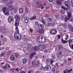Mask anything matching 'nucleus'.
<instances>
[{
	"label": "nucleus",
	"mask_w": 73,
	"mask_h": 73,
	"mask_svg": "<svg viewBox=\"0 0 73 73\" xmlns=\"http://www.w3.org/2000/svg\"><path fill=\"white\" fill-rule=\"evenodd\" d=\"M15 30L16 33H14V36L16 39L20 40L21 38V35L18 34L19 33V30L18 29V27H16Z\"/></svg>",
	"instance_id": "obj_1"
},
{
	"label": "nucleus",
	"mask_w": 73,
	"mask_h": 73,
	"mask_svg": "<svg viewBox=\"0 0 73 73\" xmlns=\"http://www.w3.org/2000/svg\"><path fill=\"white\" fill-rule=\"evenodd\" d=\"M2 11L3 12H5L4 13L6 15H9V11L8 10V9L5 7H3L2 8Z\"/></svg>",
	"instance_id": "obj_2"
},
{
	"label": "nucleus",
	"mask_w": 73,
	"mask_h": 73,
	"mask_svg": "<svg viewBox=\"0 0 73 73\" xmlns=\"http://www.w3.org/2000/svg\"><path fill=\"white\" fill-rule=\"evenodd\" d=\"M57 32V30L55 29H52L50 31V33H51V35H56Z\"/></svg>",
	"instance_id": "obj_3"
},
{
	"label": "nucleus",
	"mask_w": 73,
	"mask_h": 73,
	"mask_svg": "<svg viewBox=\"0 0 73 73\" xmlns=\"http://www.w3.org/2000/svg\"><path fill=\"white\" fill-rule=\"evenodd\" d=\"M69 45L72 49H73V40H71L69 42Z\"/></svg>",
	"instance_id": "obj_4"
},
{
	"label": "nucleus",
	"mask_w": 73,
	"mask_h": 73,
	"mask_svg": "<svg viewBox=\"0 0 73 73\" xmlns=\"http://www.w3.org/2000/svg\"><path fill=\"white\" fill-rule=\"evenodd\" d=\"M52 72L53 73H57L58 72V69L56 68H54L52 69Z\"/></svg>",
	"instance_id": "obj_5"
},
{
	"label": "nucleus",
	"mask_w": 73,
	"mask_h": 73,
	"mask_svg": "<svg viewBox=\"0 0 73 73\" xmlns=\"http://www.w3.org/2000/svg\"><path fill=\"white\" fill-rule=\"evenodd\" d=\"M38 27L39 29H43V28H44V25L40 24L38 25Z\"/></svg>",
	"instance_id": "obj_6"
},
{
	"label": "nucleus",
	"mask_w": 73,
	"mask_h": 73,
	"mask_svg": "<svg viewBox=\"0 0 73 73\" xmlns=\"http://www.w3.org/2000/svg\"><path fill=\"white\" fill-rule=\"evenodd\" d=\"M46 69L47 70H50L51 69V66L48 64H47L46 67Z\"/></svg>",
	"instance_id": "obj_7"
},
{
	"label": "nucleus",
	"mask_w": 73,
	"mask_h": 73,
	"mask_svg": "<svg viewBox=\"0 0 73 73\" xmlns=\"http://www.w3.org/2000/svg\"><path fill=\"white\" fill-rule=\"evenodd\" d=\"M8 20L9 22H12V21H13V17L9 16L8 18Z\"/></svg>",
	"instance_id": "obj_8"
},
{
	"label": "nucleus",
	"mask_w": 73,
	"mask_h": 73,
	"mask_svg": "<svg viewBox=\"0 0 73 73\" xmlns=\"http://www.w3.org/2000/svg\"><path fill=\"white\" fill-rule=\"evenodd\" d=\"M45 46L43 45H40L39 46L38 48L39 49H40V50H43L45 49Z\"/></svg>",
	"instance_id": "obj_9"
},
{
	"label": "nucleus",
	"mask_w": 73,
	"mask_h": 73,
	"mask_svg": "<svg viewBox=\"0 0 73 73\" xmlns=\"http://www.w3.org/2000/svg\"><path fill=\"white\" fill-rule=\"evenodd\" d=\"M24 19L26 23H28L29 21V19L28 17H25Z\"/></svg>",
	"instance_id": "obj_10"
},
{
	"label": "nucleus",
	"mask_w": 73,
	"mask_h": 73,
	"mask_svg": "<svg viewBox=\"0 0 73 73\" xmlns=\"http://www.w3.org/2000/svg\"><path fill=\"white\" fill-rule=\"evenodd\" d=\"M72 70V69H71L70 70L66 69L63 72V73H70V72H71Z\"/></svg>",
	"instance_id": "obj_11"
},
{
	"label": "nucleus",
	"mask_w": 73,
	"mask_h": 73,
	"mask_svg": "<svg viewBox=\"0 0 73 73\" xmlns=\"http://www.w3.org/2000/svg\"><path fill=\"white\" fill-rule=\"evenodd\" d=\"M15 19L16 20V21H20V17L18 15H17L15 16Z\"/></svg>",
	"instance_id": "obj_12"
},
{
	"label": "nucleus",
	"mask_w": 73,
	"mask_h": 73,
	"mask_svg": "<svg viewBox=\"0 0 73 73\" xmlns=\"http://www.w3.org/2000/svg\"><path fill=\"white\" fill-rule=\"evenodd\" d=\"M8 9L10 11H12L14 9L13 6L10 5L9 6Z\"/></svg>",
	"instance_id": "obj_13"
},
{
	"label": "nucleus",
	"mask_w": 73,
	"mask_h": 73,
	"mask_svg": "<svg viewBox=\"0 0 73 73\" xmlns=\"http://www.w3.org/2000/svg\"><path fill=\"white\" fill-rule=\"evenodd\" d=\"M10 60H11V61H15V56L14 55H11Z\"/></svg>",
	"instance_id": "obj_14"
},
{
	"label": "nucleus",
	"mask_w": 73,
	"mask_h": 73,
	"mask_svg": "<svg viewBox=\"0 0 73 73\" xmlns=\"http://www.w3.org/2000/svg\"><path fill=\"white\" fill-rule=\"evenodd\" d=\"M22 62L23 64H26L27 62V58H24L22 60Z\"/></svg>",
	"instance_id": "obj_15"
},
{
	"label": "nucleus",
	"mask_w": 73,
	"mask_h": 73,
	"mask_svg": "<svg viewBox=\"0 0 73 73\" xmlns=\"http://www.w3.org/2000/svg\"><path fill=\"white\" fill-rule=\"evenodd\" d=\"M27 49L28 50H32V46H31L29 45L27 46Z\"/></svg>",
	"instance_id": "obj_16"
},
{
	"label": "nucleus",
	"mask_w": 73,
	"mask_h": 73,
	"mask_svg": "<svg viewBox=\"0 0 73 73\" xmlns=\"http://www.w3.org/2000/svg\"><path fill=\"white\" fill-rule=\"evenodd\" d=\"M41 39L42 40V41L43 43L46 41V39L44 37L41 36Z\"/></svg>",
	"instance_id": "obj_17"
},
{
	"label": "nucleus",
	"mask_w": 73,
	"mask_h": 73,
	"mask_svg": "<svg viewBox=\"0 0 73 73\" xmlns=\"http://www.w3.org/2000/svg\"><path fill=\"white\" fill-rule=\"evenodd\" d=\"M56 3L58 5H60L62 3V1L61 0H58L56 1Z\"/></svg>",
	"instance_id": "obj_18"
},
{
	"label": "nucleus",
	"mask_w": 73,
	"mask_h": 73,
	"mask_svg": "<svg viewBox=\"0 0 73 73\" xmlns=\"http://www.w3.org/2000/svg\"><path fill=\"white\" fill-rule=\"evenodd\" d=\"M64 4L65 5H66V7H69V2H68V1H65L64 2Z\"/></svg>",
	"instance_id": "obj_19"
},
{
	"label": "nucleus",
	"mask_w": 73,
	"mask_h": 73,
	"mask_svg": "<svg viewBox=\"0 0 73 73\" xmlns=\"http://www.w3.org/2000/svg\"><path fill=\"white\" fill-rule=\"evenodd\" d=\"M47 20L48 22H49V23H50L53 21V18H48Z\"/></svg>",
	"instance_id": "obj_20"
},
{
	"label": "nucleus",
	"mask_w": 73,
	"mask_h": 73,
	"mask_svg": "<svg viewBox=\"0 0 73 73\" xmlns=\"http://www.w3.org/2000/svg\"><path fill=\"white\" fill-rule=\"evenodd\" d=\"M20 13H23L24 12V10L22 8H20L19 10Z\"/></svg>",
	"instance_id": "obj_21"
},
{
	"label": "nucleus",
	"mask_w": 73,
	"mask_h": 73,
	"mask_svg": "<svg viewBox=\"0 0 73 73\" xmlns=\"http://www.w3.org/2000/svg\"><path fill=\"white\" fill-rule=\"evenodd\" d=\"M32 64L33 66H37L36 65V62L35 61H33L32 62Z\"/></svg>",
	"instance_id": "obj_22"
},
{
	"label": "nucleus",
	"mask_w": 73,
	"mask_h": 73,
	"mask_svg": "<svg viewBox=\"0 0 73 73\" xmlns=\"http://www.w3.org/2000/svg\"><path fill=\"white\" fill-rule=\"evenodd\" d=\"M65 40H67L68 38H69V36L68 34H65Z\"/></svg>",
	"instance_id": "obj_23"
},
{
	"label": "nucleus",
	"mask_w": 73,
	"mask_h": 73,
	"mask_svg": "<svg viewBox=\"0 0 73 73\" xmlns=\"http://www.w3.org/2000/svg\"><path fill=\"white\" fill-rule=\"evenodd\" d=\"M39 49V48H38V47L37 46H35L34 48V50L35 51H37V50H38Z\"/></svg>",
	"instance_id": "obj_24"
},
{
	"label": "nucleus",
	"mask_w": 73,
	"mask_h": 73,
	"mask_svg": "<svg viewBox=\"0 0 73 73\" xmlns=\"http://www.w3.org/2000/svg\"><path fill=\"white\" fill-rule=\"evenodd\" d=\"M40 60H37L36 62V66H37L38 65H40Z\"/></svg>",
	"instance_id": "obj_25"
},
{
	"label": "nucleus",
	"mask_w": 73,
	"mask_h": 73,
	"mask_svg": "<svg viewBox=\"0 0 73 73\" xmlns=\"http://www.w3.org/2000/svg\"><path fill=\"white\" fill-rule=\"evenodd\" d=\"M62 43L63 44H65V43H67L68 42V41H66L63 40V39H62Z\"/></svg>",
	"instance_id": "obj_26"
},
{
	"label": "nucleus",
	"mask_w": 73,
	"mask_h": 73,
	"mask_svg": "<svg viewBox=\"0 0 73 73\" xmlns=\"http://www.w3.org/2000/svg\"><path fill=\"white\" fill-rule=\"evenodd\" d=\"M44 32V30L42 29H40L38 31L39 33H43Z\"/></svg>",
	"instance_id": "obj_27"
},
{
	"label": "nucleus",
	"mask_w": 73,
	"mask_h": 73,
	"mask_svg": "<svg viewBox=\"0 0 73 73\" xmlns=\"http://www.w3.org/2000/svg\"><path fill=\"white\" fill-rule=\"evenodd\" d=\"M19 22H20V21H16L15 22V26H19Z\"/></svg>",
	"instance_id": "obj_28"
},
{
	"label": "nucleus",
	"mask_w": 73,
	"mask_h": 73,
	"mask_svg": "<svg viewBox=\"0 0 73 73\" xmlns=\"http://www.w3.org/2000/svg\"><path fill=\"white\" fill-rule=\"evenodd\" d=\"M69 20L70 21V22H73V17H70L69 19Z\"/></svg>",
	"instance_id": "obj_29"
},
{
	"label": "nucleus",
	"mask_w": 73,
	"mask_h": 73,
	"mask_svg": "<svg viewBox=\"0 0 73 73\" xmlns=\"http://www.w3.org/2000/svg\"><path fill=\"white\" fill-rule=\"evenodd\" d=\"M25 12H26V13H28L29 12V9L28 8H26L25 9Z\"/></svg>",
	"instance_id": "obj_30"
},
{
	"label": "nucleus",
	"mask_w": 73,
	"mask_h": 73,
	"mask_svg": "<svg viewBox=\"0 0 73 73\" xmlns=\"http://www.w3.org/2000/svg\"><path fill=\"white\" fill-rule=\"evenodd\" d=\"M41 21H42V22L43 24H44V25H45L46 23L45 22V21H44V19H42V20H41Z\"/></svg>",
	"instance_id": "obj_31"
},
{
	"label": "nucleus",
	"mask_w": 73,
	"mask_h": 73,
	"mask_svg": "<svg viewBox=\"0 0 73 73\" xmlns=\"http://www.w3.org/2000/svg\"><path fill=\"white\" fill-rule=\"evenodd\" d=\"M27 73H33V72L32 70H29L28 71Z\"/></svg>",
	"instance_id": "obj_32"
},
{
	"label": "nucleus",
	"mask_w": 73,
	"mask_h": 73,
	"mask_svg": "<svg viewBox=\"0 0 73 73\" xmlns=\"http://www.w3.org/2000/svg\"><path fill=\"white\" fill-rule=\"evenodd\" d=\"M55 17L56 19H59V16L57 15H55Z\"/></svg>",
	"instance_id": "obj_33"
},
{
	"label": "nucleus",
	"mask_w": 73,
	"mask_h": 73,
	"mask_svg": "<svg viewBox=\"0 0 73 73\" xmlns=\"http://www.w3.org/2000/svg\"><path fill=\"white\" fill-rule=\"evenodd\" d=\"M68 15L69 17H71V12H68Z\"/></svg>",
	"instance_id": "obj_34"
},
{
	"label": "nucleus",
	"mask_w": 73,
	"mask_h": 73,
	"mask_svg": "<svg viewBox=\"0 0 73 73\" xmlns=\"http://www.w3.org/2000/svg\"><path fill=\"white\" fill-rule=\"evenodd\" d=\"M36 19V16H34L31 18H30V20H34Z\"/></svg>",
	"instance_id": "obj_35"
},
{
	"label": "nucleus",
	"mask_w": 73,
	"mask_h": 73,
	"mask_svg": "<svg viewBox=\"0 0 73 73\" xmlns=\"http://www.w3.org/2000/svg\"><path fill=\"white\" fill-rule=\"evenodd\" d=\"M62 54V51H60L59 52H58L57 53V55H61Z\"/></svg>",
	"instance_id": "obj_36"
},
{
	"label": "nucleus",
	"mask_w": 73,
	"mask_h": 73,
	"mask_svg": "<svg viewBox=\"0 0 73 73\" xmlns=\"http://www.w3.org/2000/svg\"><path fill=\"white\" fill-rule=\"evenodd\" d=\"M68 19V17H65L64 19V21L65 22H66V21H67Z\"/></svg>",
	"instance_id": "obj_37"
},
{
	"label": "nucleus",
	"mask_w": 73,
	"mask_h": 73,
	"mask_svg": "<svg viewBox=\"0 0 73 73\" xmlns=\"http://www.w3.org/2000/svg\"><path fill=\"white\" fill-rule=\"evenodd\" d=\"M60 12L62 13V14H64L65 13V11L63 10H60Z\"/></svg>",
	"instance_id": "obj_38"
},
{
	"label": "nucleus",
	"mask_w": 73,
	"mask_h": 73,
	"mask_svg": "<svg viewBox=\"0 0 73 73\" xmlns=\"http://www.w3.org/2000/svg\"><path fill=\"white\" fill-rule=\"evenodd\" d=\"M5 66H6L7 67V68H10L11 67V66H10V65H9V64H6Z\"/></svg>",
	"instance_id": "obj_39"
},
{
	"label": "nucleus",
	"mask_w": 73,
	"mask_h": 73,
	"mask_svg": "<svg viewBox=\"0 0 73 73\" xmlns=\"http://www.w3.org/2000/svg\"><path fill=\"white\" fill-rule=\"evenodd\" d=\"M58 49H62V46H61V45H59L58 46Z\"/></svg>",
	"instance_id": "obj_40"
},
{
	"label": "nucleus",
	"mask_w": 73,
	"mask_h": 73,
	"mask_svg": "<svg viewBox=\"0 0 73 73\" xmlns=\"http://www.w3.org/2000/svg\"><path fill=\"white\" fill-rule=\"evenodd\" d=\"M62 25L63 28H66V24H62Z\"/></svg>",
	"instance_id": "obj_41"
},
{
	"label": "nucleus",
	"mask_w": 73,
	"mask_h": 73,
	"mask_svg": "<svg viewBox=\"0 0 73 73\" xmlns=\"http://www.w3.org/2000/svg\"><path fill=\"white\" fill-rule=\"evenodd\" d=\"M41 5L39 4H38L37 5V7H38V8H41Z\"/></svg>",
	"instance_id": "obj_42"
},
{
	"label": "nucleus",
	"mask_w": 73,
	"mask_h": 73,
	"mask_svg": "<svg viewBox=\"0 0 73 73\" xmlns=\"http://www.w3.org/2000/svg\"><path fill=\"white\" fill-rule=\"evenodd\" d=\"M62 8L63 9H64V10H66L67 9L66 8V7H65L64 6H62Z\"/></svg>",
	"instance_id": "obj_43"
},
{
	"label": "nucleus",
	"mask_w": 73,
	"mask_h": 73,
	"mask_svg": "<svg viewBox=\"0 0 73 73\" xmlns=\"http://www.w3.org/2000/svg\"><path fill=\"white\" fill-rule=\"evenodd\" d=\"M40 37H40V36H38L37 37V40L38 41H40Z\"/></svg>",
	"instance_id": "obj_44"
},
{
	"label": "nucleus",
	"mask_w": 73,
	"mask_h": 73,
	"mask_svg": "<svg viewBox=\"0 0 73 73\" xmlns=\"http://www.w3.org/2000/svg\"><path fill=\"white\" fill-rule=\"evenodd\" d=\"M35 54H36V53L35 52H33L31 53L30 55H35Z\"/></svg>",
	"instance_id": "obj_45"
},
{
	"label": "nucleus",
	"mask_w": 73,
	"mask_h": 73,
	"mask_svg": "<svg viewBox=\"0 0 73 73\" xmlns=\"http://www.w3.org/2000/svg\"><path fill=\"white\" fill-rule=\"evenodd\" d=\"M5 52H2L1 54V55H5Z\"/></svg>",
	"instance_id": "obj_46"
},
{
	"label": "nucleus",
	"mask_w": 73,
	"mask_h": 73,
	"mask_svg": "<svg viewBox=\"0 0 73 73\" xmlns=\"http://www.w3.org/2000/svg\"><path fill=\"white\" fill-rule=\"evenodd\" d=\"M7 54L9 55V54H11V51H10L8 52H7Z\"/></svg>",
	"instance_id": "obj_47"
},
{
	"label": "nucleus",
	"mask_w": 73,
	"mask_h": 73,
	"mask_svg": "<svg viewBox=\"0 0 73 73\" xmlns=\"http://www.w3.org/2000/svg\"><path fill=\"white\" fill-rule=\"evenodd\" d=\"M52 60H54V59L55 58H56V57H55V56L54 55H52Z\"/></svg>",
	"instance_id": "obj_48"
},
{
	"label": "nucleus",
	"mask_w": 73,
	"mask_h": 73,
	"mask_svg": "<svg viewBox=\"0 0 73 73\" xmlns=\"http://www.w3.org/2000/svg\"><path fill=\"white\" fill-rule=\"evenodd\" d=\"M48 27H50V26H52V24L51 23H48Z\"/></svg>",
	"instance_id": "obj_49"
},
{
	"label": "nucleus",
	"mask_w": 73,
	"mask_h": 73,
	"mask_svg": "<svg viewBox=\"0 0 73 73\" xmlns=\"http://www.w3.org/2000/svg\"><path fill=\"white\" fill-rule=\"evenodd\" d=\"M35 24L36 25H38V22L37 21H36L35 22Z\"/></svg>",
	"instance_id": "obj_50"
},
{
	"label": "nucleus",
	"mask_w": 73,
	"mask_h": 73,
	"mask_svg": "<svg viewBox=\"0 0 73 73\" xmlns=\"http://www.w3.org/2000/svg\"><path fill=\"white\" fill-rule=\"evenodd\" d=\"M2 32L3 33H6V31H5V30L4 29H3Z\"/></svg>",
	"instance_id": "obj_51"
},
{
	"label": "nucleus",
	"mask_w": 73,
	"mask_h": 73,
	"mask_svg": "<svg viewBox=\"0 0 73 73\" xmlns=\"http://www.w3.org/2000/svg\"><path fill=\"white\" fill-rule=\"evenodd\" d=\"M45 69V68L43 67H42L40 68V70H44Z\"/></svg>",
	"instance_id": "obj_52"
},
{
	"label": "nucleus",
	"mask_w": 73,
	"mask_h": 73,
	"mask_svg": "<svg viewBox=\"0 0 73 73\" xmlns=\"http://www.w3.org/2000/svg\"><path fill=\"white\" fill-rule=\"evenodd\" d=\"M46 62L47 64H49V63H50V61H49V60H47Z\"/></svg>",
	"instance_id": "obj_53"
},
{
	"label": "nucleus",
	"mask_w": 73,
	"mask_h": 73,
	"mask_svg": "<svg viewBox=\"0 0 73 73\" xmlns=\"http://www.w3.org/2000/svg\"><path fill=\"white\" fill-rule=\"evenodd\" d=\"M4 48L3 47H1L0 48V50H4Z\"/></svg>",
	"instance_id": "obj_54"
},
{
	"label": "nucleus",
	"mask_w": 73,
	"mask_h": 73,
	"mask_svg": "<svg viewBox=\"0 0 73 73\" xmlns=\"http://www.w3.org/2000/svg\"><path fill=\"white\" fill-rule=\"evenodd\" d=\"M18 10H14V13H17V11Z\"/></svg>",
	"instance_id": "obj_55"
},
{
	"label": "nucleus",
	"mask_w": 73,
	"mask_h": 73,
	"mask_svg": "<svg viewBox=\"0 0 73 73\" xmlns=\"http://www.w3.org/2000/svg\"><path fill=\"white\" fill-rule=\"evenodd\" d=\"M45 17H46V18H48V17H49V15L46 14L45 15Z\"/></svg>",
	"instance_id": "obj_56"
},
{
	"label": "nucleus",
	"mask_w": 73,
	"mask_h": 73,
	"mask_svg": "<svg viewBox=\"0 0 73 73\" xmlns=\"http://www.w3.org/2000/svg\"><path fill=\"white\" fill-rule=\"evenodd\" d=\"M48 1L50 3H52L53 1V0H48Z\"/></svg>",
	"instance_id": "obj_57"
},
{
	"label": "nucleus",
	"mask_w": 73,
	"mask_h": 73,
	"mask_svg": "<svg viewBox=\"0 0 73 73\" xmlns=\"http://www.w3.org/2000/svg\"><path fill=\"white\" fill-rule=\"evenodd\" d=\"M9 4H13V2L12 1H11L9 2Z\"/></svg>",
	"instance_id": "obj_58"
},
{
	"label": "nucleus",
	"mask_w": 73,
	"mask_h": 73,
	"mask_svg": "<svg viewBox=\"0 0 73 73\" xmlns=\"http://www.w3.org/2000/svg\"><path fill=\"white\" fill-rule=\"evenodd\" d=\"M30 32H32V33L33 32V30L32 29H30Z\"/></svg>",
	"instance_id": "obj_59"
},
{
	"label": "nucleus",
	"mask_w": 73,
	"mask_h": 73,
	"mask_svg": "<svg viewBox=\"0 0 73 73\" xmlns=\"http://www.w3.org/2000/svg\"><path fill=\"white\" fill-rule=\"evenodd\" d=\"M2 1H3L4 2H5V1H8V0H2Z\"/></svg>",
	"instance_id": "obj_60"
},
{
	"label": "nucleus",
	"mask_w": 73,
	"mask_h": 73,
	"mask_svg": "<svg viewBox=\"0 0 73 73\" xmlns=\"http://www.w3.org/2000/svg\"><path fill=\"white\" fill-rule=\"evenodd\" d=\"M68 27H69V28H70L72 26H71V25L69 24L68 25Z\"/></svg>",
	"instance_id": "obj_61"
},
{
	"label": "nucleus",
	"mask_w": 73,
	"mask_h": 73,
	"mask_svg": "<svg viewBox=\"0 0 73 73\" xmlns=\"http://www.w3.org/2000/svg\"><path fill=\"white\" fill-rule=\"evenodd\" d=\"M30 57L31 58H33V55H30Z\"/></svg>",
	"instance_id": "obj_62"
},
{
	"label": "nucleus",
	"mask_w": 73,
	"mask_h": 73,
	"mask_svg": "<svg viewBox=\"0 0 73 73\" xmlns=\"http://www.w3.org/2000/svg\"><path fill=\"white\" fill-rule=\"evenodd\" d=\"M50 61H51V64H53V61H54V60H50Z\"/></svg>",
	"instance_id": "obj_63"
},
{
	"label": "nucleus",
	"mask_w": 73,
	"mask_h": 73,
	"mask_svg": "<svg viewBox=\"0 0 73 73\" xmlns=\"http://www.w3.org/2000/svg\"><path fill=\"white\" fill-rule=\"evenodd\" d=\"M20 73H25V72L24 71H23V72H20Z\"/></svg>",
	"instance_id": "obj_64"
}]
</instances>
